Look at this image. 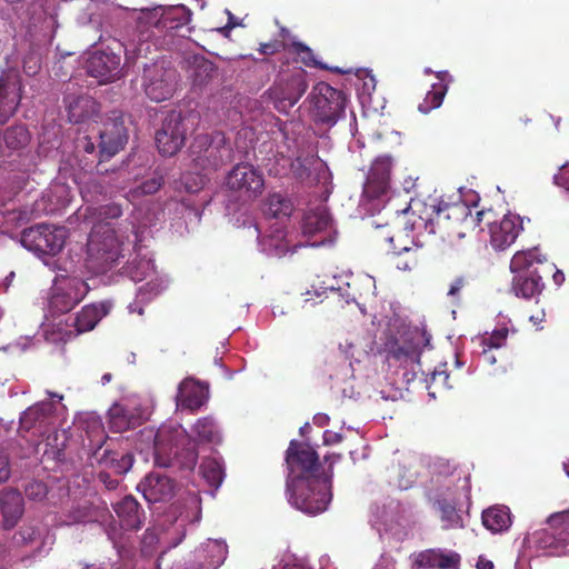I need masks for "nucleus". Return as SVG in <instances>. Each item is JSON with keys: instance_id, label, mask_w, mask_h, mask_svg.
<instances>
[{"instance_id": "5701e85b", "label": "nucleus", "mask_w": 569, "mask_h": 569, "mask_svg": "<svg viewBox=\"0 0 569 569\" xmlns=\"http://www.w3.org/2000/svg\"><path fill=\"white\" fill-rule=\"evenodd\" d=\"M69 121L74 123L91 119L99 112V104L88 94H68L64 97Z\"/></svg>"}, {"instance_id": "7c9ffc66", "label": "nucleus", "mask_w": 569, "mask_h": 569, "mask_svg": "<svg viewBox=\"0 0 569 569\" xmlns=\"http://www.w3.org/2000/svg\"><path fill=\"white\" fill-rule=\"evenodd\" d=\"M331 218L325 207H317L307 211L302 219V232L305 236L311 237L316 233L327 230L330 226Z\"/></svg>"}, {"instance_id": "bf43d9fd", "label": "nucleus", "mask_w": 569, "mask_h": 569, "mask_svg": "<svg viewBox=\"0 0 569 569\" xmlns=\"http://www.w3.org/2000/svg\"><path fill=\"white\" fill-rule=\"evenodd\" d=\"M555 182L569 190V164H565L559 169L558 173L555 174Z\"/></svg>"}, {"instance_id": "de8ad7c7", "label": "nucleus", "mask_w": 569, "mask_h": 569, "mask_svg": "<svg viewBox=\"0 0 569 569\" xmlns=\"http://www.w3.org/2000/svg\"><path fill=\"white\" fill-rule=\"evenodd\" d=\"M208 559L204 563L208 569H218L226 560L228 548L227 545L213 541L207 546Z\"/></svg>"}, {"instance_id": "6e6d98bb", "label": "nucleus", "mask_w": 569, "mask_h": 569, "mask_svg": "<svg viewBox=\"0 0 569 569\" xmlns=\"http://www.w3.org/2000/svg\"><path fill=\"white\" fill-rule=\"evenodd\" d=\"M76 149L78 152H86L89 154L96 153V144L88 136H83L77 139Z\"/></svg>"}, {"instance_id": "5fc2aeb1", "label": "nucleus", "mask_w": 569, "mask_h": 569, "mask_svg": "<svg viewBox=\"0 0 569 569\" xmlns=\"http://www.w3.org/2000/svg\"><path fill=\"white\" fill-rule=\"evenodd\" d=\"M39 532L38 529L33 526H23L21 527L18 532L14 535V539L17 542L21 543H31L36 540Z\"/></svg>"}, {"instance_id": "f257e3e1", "label": "nucleus", "mask_w": 569, "mask_h": 569, "mask_svg": "<svg viewBox=\"0 0 569 569\" xmlns=\"http://www.w3.org/2000/svg\"><path fill=\"white\" fill-rule=\"evenodd\" d=\"M94 214L98 223L93 226L89 237L88 261L94 272L106 273L123 258L121 244L114 230L110 228V221L122 216V207L119 203H108L96 208Z\"/></svg>"}, {"instance_id": "0eeeda50", "label": "nucleus", "mask_w": 569, "mask_h": 569, "mask_svg": "<svg viewBox=\"0 0 569 569\" xmlns=\"http://www.w3.org/2000/svg\"><path fill=\"white\" fill-rule=\"evenodd\" d=\"M189 151L194 166L202 170H217L232 160V149L220 131L197 134Z\"/></svg>"}, {"instance_id": "49530a36", "label": "nucleus", "mask_w": 569, "mask_h": 569, "mask_svg": "<svg viewBox=\"0 0 569 569\" xmlns=\"http://www.w3.org/2000/svg\"><path fill=\"white\" fill-rule=\"evenodd\" d=\"M438 510L440 511V518L442 521L443 529L461 528L462 518L457 512L456 506L446 499H438L436 501Z\"/></svg>"}, {"instance_id": "6ab92c4d", "label": "nucleus", "mask_w": 569, "mask_h": 569, "mask_svg": "<svg viewBox=\"0 0 569 569\" xmlns=\"http://www.w3.org/2000/svg\"><path fill=\"white\" fill-rule=\"evenodd\" d=\"M21 100V80L18 74L0 78V123L14 114Z\"/></svg>"}, {"instance_id": "a18cd8bd", "label": "nucleus", "mask_w": 569, "mask_h": 569, "mask_svg": "<svg viewBox=\"0 0 569 569\" xmlns=\"http://www.w3.org/2000/svg\"><path fill=\"white\" fill-rule=\"evenodd\" d=\"M447 90V86L442 82L432 84L431 90L427 92L422 102L418 104V110L421 113L427 114L430 111L439 108L442 104Z\"/></svg>"}, {"instance_id": "cd10ccee", "label": "nucleus", "mask_w": 569, "mask_h": 569, "mask_svg": "<svg viewBox=\"0 0 569 569\" xmlns=\"http://www.w3.org/2000/svg\"><path fill=\"white\" fill-rule=\"evenodd\" d=\"M54 413V406L51 402H39L29 407L21 416L22 428L29 430L39 426L48 425Z\"/></svg>"}, {"instance_id": "c756f323", "label": "nucleus", "mask_w": 569, "mask_h": 569, "mask_svg": "<svg viewBox=\"0 0 569 569\" xmlns=\"http://www.w3.org/2000/svg\"><path fill=\"white\" fill-rule=\"evenodd\" d=\"M110 517L106 506L98 507L93 505H84L74 508L69 515L67 525L89 523L106 521Z\"/></svg>"}, {"instance_id": "2eb2a0df", "label": "nucleus", "mask_w": 569, "mask_h": 569, "mask_svg": "<svg viewBox=\"0 0 569 569\" xmlns=\"http://www.w3.org/2000/svg\"><path fill=\"white\" fill-rule=\"evenodd\" d=\"M99 137V151L97 153L99 161L97 167L98 172L102 173L101 163L114 157L128 142V130L123 117L113 111L112 117L103 123Z\"/></svg>"}, {"instance_id": "052dcab7", "label": "nucleus", "mask_w": 569, "mask_h": 569, "mask_svg": "<svg viewBox=\"0 0 569 569\" xmlns=\"http://www.w3.org/2000/svg\"><path fill=\"white\" fill-rule=\"evenodd\" d=\"M548 523L552 527L558 525H569V510L550 515L548 518Z\"/></svg>"}, {"instance_id": "ea45409f", "label": "nucleus", "mask_w": 569, "mask_h": 569, "mask_svg": "<svg viewBox=\"0 0 569 569\" xmlns=\"http://www.w3.org/2000/svg\"><path fill=\"white\" fill-rule=\"evenodd\" d=\"M192 431L201 442L218 443L221 440L220 432L211 417L198 419L192 427Z\"/></svg>"}, {"instance_id": "423d86ee", "label": "nucleus", "mask_w": 569, "mask_h": 569, "mask_svg": "<svg viewBox=\"0 0 569 569\" xmlns=\"http://www.w3.org/2000/svg\"><path fill=\"white\" fill-rule=\"evenodd\" d=\"M310 117L316 124L333 127L345 114L346 94L327 82H318L308 96Z\"/></svg>"}, {"instance_id": "338daca9", "label": "nucleus", "mask_w": 569, "mask_h": 569, "mask_svg": "<svg viewBox=\"0 0 569 569\" xmlns=\"http://www.w3.org/2000/svg\"><path fill=\"white\" fill-rule=\"evenodd\" d=\"M549 276H552L553 281L557 286H560L565 280L563 273L560 270H558L556 267Z\"/></svg>"}, {"instance_id": "bb28decb", "label": "nucleus", "mask_w": 569, "mask_h": 569, "mask_svg": "<svg viewBox=\"0 0 569 569\" xmlns=\"http://www.w3.org/2000/svg\"><path fill=\"white\" fill-rule=\"evenodd\" d=\"M460 555L453 551L427 550L419 555L420 566L437 569H459Z\"/></svg>"}, {"instance_id": "3c124183", "label": "nucleus", "mask_w": 569, "mask_h": 569, "mask_svg": "<svg viewBox=\"0 0 569 569\" xmlns=\"http://www.w3.org/2000/svg\"><path fill=\"white\" fill-rule=\"evenodd\" d=\"M163 184V178L161 176H153L143 182H141L136 189L134 194L148 196L156 193Z\"/></svg>"}, {"instance_id": "9b49d317", "label": "nucleus", "mask_w": 569, "mask_h": 569, "mask_svg": "<svg viewBox=\"0 0 569 569\" xmlns=\"http://www.w3.org/2000/svg\"><path fill=\"white\" fill-rule=\"evenodd\" d=\"M66 237V228L37 224L22 231L21 243L37 254L56 256L63 248Z\"/></svg>"}, {"instance_id": "e433bc0d", "label": "nucleus", "mask_w": 569, "mask_h": 569, "mask_svg": "<svg viewBox=\"0 0 569 569\" xmlns=\"http://www.w3.org/2000/svg\"><path fill=\"white\" fill-rule=\"evenodd\" d=\"M161 28L176 30L187 24L190 20V11L183 6L162 9L160 7Z\"/></svg>"}, {"instance_id": "2f4dec72", "label": "nucleus", "mask_w": 569, "mask_h": 569, "mask_svg": "<svg viewBox=\"0 0 569 569\" xmlns=\"http://www.w3.org/2000/svg\"><path fill=\"white\" fill-rule=\"evenodd\" d=\"M173 437L171 431L162 427L154 436V461L160 467H169L173 450Z\"/></svg>"}, {"instance_id": "1a4fd4ad", "label": "nucleus", "mask_w": 569, "mask_h": 569, "mask_svg": "<svg viewBox=\"0 0 569 569\" xmlns=\"http://www.w3.org/2000/svg\"><path fill=\"white\" fill-rule=\"evenodd\" d=\"M286 463L291 479L311 480L327 475L317 451L306 442L290 441L286 451Z\"/></svg>"}, {"instance_id": "c85d7f7f", "label": "nucleus", "mask_w": 569, "mask_h": 569, "mask_svg": "<svg viewBox=\"0 0 569 569\" xmlns=\"http://www.w3.org/2000/svg\"><path fill=\"white\" fill-rule=\"evenodd\" d=\"M80 194L86 202H99L110 197L112 187L102 177H89L79 183Z\"/></svg>"}, {"instance_id": "603ef678", "label": "nucleus", "mask_w": 569, "mask_h": 569, "mask_svg": "<svg viewBox=\"0 0 569 569\" xmlns=\"http://www.w3.org/2000/svg\"><path fill=\"white\" fill-rule=\"evenodd\" d=\"M469 283H470L469 277H467V276L456 277L449 284L447 296L452 301H459L461 298V292L469 286Z\"/></svg>"}, {"instance_id": "aec40b11", "label": "nucleus", "mask_w": 569, "mask_h": 569, "mask_svg": "<svg viewBox=\"0 0 569 569\" xmlns=\"http://www.w3.org/2000/svg\"><path fill=\"white\" fill-rule=\"evenodd\" d=\"M113 510L123 530L137 531L144 523L146 515L140 503L131 495L113 506Z\"/></svg>"}, {"instance_id": "72a5a7b5", "label": "nucleus", "mask_w": 569, "mask_h": 569, "mask_svg": "<svg viewBox=\"0 0 569 569\" xmlns=\"http://www.w3.org/2000/svg\"><path fill=\"white\" fill-rule=\"evenodd\" d=\"M132 18L134 19L137 29L142 38H149V34L147 33L152 27L161 28L160 7L141 10L134 9L132 11Z\"/></svg>"}, {"instance_id": "4d7b16f0", "label": "nucleus", "mask_w": 569, "mask_h": 569, "mask_svg": "<svg viewBox=\"0 0 569 569\" xmlns=\"http://www.w3.org/2000/svg\"><path fill=\"white\" fill-rule=\"evenodd\" d=\"M11 473L9 457L0 449V482H6Z\"/></svg>"}, {"instance_id": "0e129e2a", "label": "nucleus", "mask_w": 569, "mask_h": 569, "mask_svg": "<svg viewBox=\"0 0 569 569\" xmlns=\"http://www.w3.org/2000/svg\"><path fill=\"white\" fill-rule=\"evenodd\" d=\"M416 252H417V249L415 250V253ZM417 264H418V258H417L416 254L413 257L409 258V259H406V260L399 259L396 262L397 268L399 270H403V271L412 270Z\"/></svg>"}, {"instance_id": "79ce46f5", "label": "nucleus", "mask_w": 569, "mask_h": 569, "mask_svg": "<svg viewBox=\"0 0 569 569\" xmlns=\"http://www.w3.org/2000/svg\"><path fill=\"white\" fill-rule=\"evenodd\" d=\"M192 79L197 86L207 83L217 72L216 66L202 56L192 58Z\"/></svg>"}, {"instance_id": "a19ab883", "label": "nucleus", "mask_w": 569, "mask_h": 569, "mask_svg": "<svg viewBox=\"0 0 569 569\" xmlns=\"http://www.w3.org/2000/svg\"><path fill=\"white\" fill-rule=\"evenodd\" d=\"M133 456L129 452L119 453L106 450L101 462L112 469L118 475L128 472L133 465Z\"/></svg>"}, {"instance_id": "393cba45", "label": "nucleus", "mask_w": 569, "mask_h": 569, "mask_svg": "<svg viewBox=\"0 0 569 569\" xmlns=\"http://www.w3.org/2000/svg\"><path fill=\"white\" fill-rule=\"evenodd\" d=\"M108 423L112 432L122 433L139 427L142 423V417L137 409L113 403L108 411Z\"/></svg>"}, {"instance_id": "e2e57ef3", "label": "nucleus", "mask_w": 569, "mask_h": 569, "mask_svg": "<svg viewBox=\"0 0 569 569\" xmlns=\"http://www.w3.org/2000/svg\"><path fill=\"white\" fill-rule=\"evenodd\" d=\"M343 440V436L339 432L326 430L323 432V443L326 446L338 445Z\"/></svg>"}, {"instance_id": "4c0bfd02", "label": "nucleus", "mask_w": 569, "mask_h": 569, "mask_svg": "<svg viewBox=\"0 0 569 569\" xmlns=\"http://www.w3.org/2000/svg\"><path fill=\"white\" fill-rule=\"evenodd\" d=\"M292 210L291 200L282 193H271L266 201V213L271 218L289 217Z\"/></svg>"}, {"instance_id": "f8f14e48", "label": "nucleus", "mask_w": 569, "mask_h": 569, "mask_svg": "<svg viewBox=\"0 0 569 569\" xmlns=\"http://www.w3.org/2000/svg\"><path fill=\"white\" fill-rule=\"evenodd\" d=\"M90 287L79 277H62L57 279L49 308L52 313L63 315L72 310L89 293Z\"/></svg>"}, {"instance_id": "c03bdc74", "label": "nucleus", "mask_w": 569, "mask_h": 569, "mask_svg": "<svg viewBox=\"0 0 569 569\" xmlns=\"http://www.w3.org/2000/svg\"><path fill=\"white\" fill-rule=\"evenodd\" d=\"M200 471L209 486L214 489H218L223 481L224 471L222 465L216 459H204L200 465Z\"/></svg>"}, {"instance_id": "473e14b6", "label": "nucleus", "mask_w": 569, "mask_h": 569, "mask_svg": "<svg viewBox=\"0 0 569 569\" xmlns=\"http://www.w3.org/2000/svg\"><path fill=\"white\" fill-rule=\"evenodd\" d=\"M483 526L492 532L506 530L511 525V517L507 507L497 506L482 512Z\"/></svg>"}, {"instance_id": "6e6552de", "label": "nucleus", "mask_w": 569, "mask_h": 569, "mask_svg": "<svg viewBox=\"0 0 569 569\" xmlns=\"http://www.w3.org/2000/svg\"><path fill=\"white\" fill-rule=\"evenodd\" d=\"M197 119L198 117L193 113L169 111L154 136L159 152L166 157L177 154L184 146L188 133L193 130Z\"/></svg>"}, {"instance_id": "f704fd0d", "label": "nucleus", "mask_w": 569, "mask_h": 569, "mask_svg": "<svg viewBox=\"0 0 569 569\" xmlns=\"http://www.w3.org/2000/svg\"><path fill=\"white\" fill-rule=\"evenodd\" d=\"M479 358L483 365L491 367L493 375L506 373L508 370L512 369V361L502 350L482 349Z\"/></svg>"}, {"instance_id": "ddd939ff", "label": "nucleus", "mask_w": 569, "mask_h": 569, "mask_svg": "<svg viewBox=\"0 0 569 569\" xmlns=\"http://www.w3.org/2000/svg\"><path fill=\"white\" fill-rule=\"evenodd\" d=\"M118 51L107 47L92 51L87 61L86 70L90 77L99 79L100 83L113 82L122 76L121 49L123 44L114 41Z\"/></svg>"}, {"instance_id": "864d4df0", "label": "nucleus", "mask_w": 569, "mask_h": 569, "mask_svg": "<svg viewBox=\"0 0 569 569\" xmlns=\"http://www.w3.org/2000/svg\"><path fill=\"white\" fill-rule=\"evenodd\" d=\"M292 51L300 58L301 62L307 67H316L318 63L315 59L313 51L302 42H292Z\"/></svg>"}, {"instance_id": "dca6fc26", "label": "nucleus", "mask_w": 569, "mask_h": 569, "mask_svg": "<svg viewBox=\"0 0 569 569\" xmlns=\"http://www.w3.org/2000/svg\"><path fill=\"white\" fill-rule=\"evenodd\" d=\"M429 338L426 332L415 330L399 339L389 340L386 343L387 359L399 366L420 365L421 345L427 346Z\"/></svg>"}, {"instance_id": "4468645a", "label": "nucleus", "mask_w": 569, "mask_h": 569, "mask_svg": "<svg viewBox=\"0 0 569 569\" xmlns=\"http://www.w3.org/2000/svg\"><path fill=\"white\" fill-rule=\"evenodd\" d=\"M226 187L244 200H253L262 193L264 178L252 164L238 163L228 172Z\"/></svg>"}, {"instance_id": "9d476101", "label": "nucleus", "mask_w": 569, "mask_h": 569, "mask_svg": "<svg viewBox=\"0 0 569 569\" xmlns=\"http://www.w3.org/2000/svg\"><path fill=\"white\" fill-rule=\"evenodd\" d=\"M493 210H481L476 214L478 223H485L489 228L490 243L495 250L509 248L522 230V220L516 214H505L496 220Z\"/></svg>"}, {"instance_id": "f3484780", "label": "nucleus", "mask_w": 569, "mask_h": 569, "mask_svg": "<svg viewBox=\"0 0 569 569\" xmlns=\"http://www.w3.org/2000/svg\"><path fill=\"white\" fill-rule=\"evenodd\" d=\"M144 92L154 102L171 98L176 91L177 71L158 62L144 68Z\"/></svg>"}, {"instance_id": "37998d69", "label": "nucleus", "mask_w": 569, "mask_h": 569, "mask_svg": "<svg viewBox=\"0 0 569 569\" xmlns=\"http://www.w3.org/2000/svg\"><path fill=\"white\" fill-rule=\"evenodd\" d=\"M2 140L7 148L19 150L30 142V133L24 126H12L6 129Z\"/></svg>"}, {"instance_id": "774afa93", "label": "nucleus", "mask_w": 569, "mask_h": 569, "mask_svg": "<svg viewBox=\"0 0 569 569\" xmlns=\"http://www.w3.org/2000/svg\"><path fill=\"white\" fill-rule=\"evenodd\" d=\"M478 569H493V562L490 560H486L480 558L477 562Z\"/></svg>"}, {"instance_id": "f03ea898", "label": "nucleus", "mask_w": 569, "mask_h": 569, "mask_svg": "<svg viewBox=\"0 0 569 569\" xmlns=\"http://www.w3.org/2000/svg\"><path fill=\"white\" fill-rule=\"evenodd\" d=\"M553 269L555 263L537 247L517 251L510 261L515 295L525 299L540 295L545 288L543 278L549 277Z\"/></svg>"}, {"instance_id": "09e8293b", "label": "nucleus", "mask_w": 569, "mask_h": 569, "mask_svg": "<svg viewBox=\"0 0 569 569\" xmlns=\"http://www.w3.org/2000/svg\"><path fill=\"white\" fill-rule=\"evenodd\" d=\"M508 335L509 329L507 327L495 329L489 336L481 339L482 349L501 350L506 345Z\"/></svg>"}, {"instance_id": "c9c22d12", "label": "nucleus", "mask_w": 569, "mask_h": 569, "mask_svg": "<svg viewBox=\"0 0 569 569\" xmlns=\"http://www.w3.org/2000/svg\"><path fill=\"white\" fill-rule=\"evenodd\" d=\"M426 383L429 396L432 398H436L437 393L451 389L452 385L449 381L447 363H440L431 372L427 373Z\"/></svg>"}, {"instance_id": "69168bd1", "label": "nucleus", "mask_w": 569, "mask_h": 569, "mask_svg": "<svg viewBox=\"0 0 569 569\" xmlns=\"http://www.w3.org/2000/svg\"><path fill=\"white\" fill-rule=\"evenodd\" d=\"M315 296L320 298V302H323L326 299H329L330 297H339V292L335 288H330L323 289L321 292L315 291Z\"/></svg>"}, {"instance_id": "b1692460", "label": "nucleus", "mask_w": 569, "mask_h": 569, "mask_svg": "<svg viewBox=\"0 0 569 569\" xmlns=\"http://www.w3.org/2000/svg\"><path fill=\"white\" fill-rule=\"evenodd\" d=\"M0 510L3 517L4 528H13L24 511L22 495L17 489H3L0 492Z\"/></svg>"}, {"instance_id": "a211bd4d", "label": "nucleus", "mask_w": 569, "mask_h": 569, "mask_svg": "<svg viewBox=\"0 0 569 569\" xmlns=\"http://www.w3.org/2000/svg\"><path fill=\"white\" fill-rule=\"evenodd\" d=\"M391 168L392 159L390 156L378 157L372 162L365 186V191L371 198H379L387 192L390 184Z\"/></svg>"}, {"instance_id": "8fccbe9b", "label": "nucleus", "mask_w": 569, "mask_h": 569, "mask_svg": "<svg viewBox=\"0 0 569 569\" xmlns=\"http://www.w3.org/2000/svg\"><path fill=\"white\" fill-rule=\"evenodd\" d=\"M24 495L33 501H41L48 495V487L41 480H31L24 487Z\"/></svg>"}, {"instance_id": "39448f33", "label": "nucleus", "mask_w": 569, "mask_h": 569, "mask_svg": "<svg viewBox=\"0 0 569 569\" xmlns=\"http://www.w3.org/2000/svg\"><path fill=\"white\" fill-rule=\"evenodd\" d=\"M307 76V71L301 67L279 71L273 84L267 90L269 99L279 112L288 113L307 92L309 88Z\"/></svg>"}, {"instance_id": "412c9836", "label": "nucleus", "mask_w": 569, "mask_h": 569, "mask_svg": "<svg viewBox=\"0 0 569 569\" xmlns=\"http://www.w3.org/2000/svg\"><path fill=\"white\" fill-rule=\"evenodd\" d=\"M142 493L147 501L156 503L168 501L174 495V482L172 479L160 473H150L141 483Z\"/></svg>"}, {"instance_id": "680f3d73", "label": "nucleus", "mask_w": 569, "mask_h": 569, "mask_svg": "<svg viewBox=\"0 0 569 569\" xmlns=\"http://www.w3.org/2000/svg\"><path fill=\"white\" fill-rule=\"evenodd\" d=\"M98 479L101 483L104 485V487L108 489V490H114L118 488L119 486V480L116 479V478H112L110 476V473L106 472V471H101L99 472L98 475Z\"/></svg>"}, {"instance_id": "13d9d810", "label": "nucleus", "mask_w": 569, "mask_h": 569, "mask_svg": "<svg viewBox=\"0 0 569 569\" xmlns=\"http://www.w3.org/2000/svg\"><path fill=\"white\" fill-rule=\"evenodd\" d=\"M282 48V42L274 40L270 42L260 43L258 51L263 56H272L279 52Z\"/></svg>"}, {"instance_id": "4be33fe9", "label": "nucleus", "mask_w": 569, "mask_h": 569, "mask_svg": "<svg viewBox=\"0 0 569 569\" xmlns=\"http://www.w3.org/2000/svg\"><path fill=\"white\" fill-rule=\"evenodd\" d=\"M111 302L101 301L86 305L76 315L73 327L78 333L91 331L111 310Z\"/></svg>"}, {"instance_id": "58836bf2", "label": "nucleus", "mask_w": 569, "mask_h": 569, "mask_svg": "<svg viewBox=\"0 0 569 569\" xmlns=\"http://www.w3.org/2000/svg\"><path fill=\"white\" fill-rule=\"evenodd\" d=\"M317 166H322L318 158L315 157H297L291 163V170L296 179L301 182H315L317 178H312V171Z\"/></svg>"}, {"instance_id": "a878e982", "label": "nucleus", "mask_w": 569, "mask_h": 569, "mask_svg": "<svg viewBox=\"0 0 569 569\" xmlns=\"http://www.w3.org/2000/svg\"><path fill=\"white\" fill-rule=\"evenodd\" d=\"M207 390L192 379L183 380L179 386L178 401L182 408L198 410L207 400Z\"/></svg>"}, {"instance_id": "7ed1b4c3", "label": "nucleus", "mask_w": 569, "mask_h": 569, "mask_svg": "<svg viewBox=\"0 0 569 569\" xmlns=\"http://www.w3.org/2000/svg\"><path fill=\"white\" fill-rule=\"evenodd\" d=\"M341 453H331L325 457L329 463L327 475L311 480L290 479L287 481L289 501L305 513L318 515L327 510L331 501V485L333 478V465L341 460Z\"/></svg>"}, {"instance_id": "20e7f679", "label": "nucleus", "mask_w": 569, "mask_h": 569, "mask_svg": "<svg viewBox=\"0 0 569 569\" xmlns=\"http://www.w3.org/2000/svg\"><path fill=\"white\" fill-rule=\"evenodd\" d=\"M452 209L448 206L445 209L438 208L435 210L433 208L432 211L436 216L425 219L417 214L415 207L410 203L403 210L398 211L395 230L386 232L381 230L377 237L386 242L389 253L395 256H400L403 252L409 253L412 251L413 246V238L410 236V232L421 227L427 228L428 223H433V221L440 226L443 219L450 218L448 211Z\"/></svg>"}]
</instances>
